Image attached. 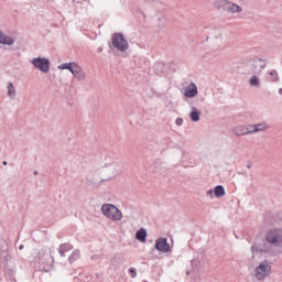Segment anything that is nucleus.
Instances as JSON below:
<instances>
[{
    "instance_id": "nucleus-21",
    "label": "nucleus",
    "mask_w": 282,
    "mask_h": 282,
    "mask_svg": "<svg viewBox=\"0 0 282 282\" xmlns=\"http://www.w3.org/2000/svg\"><path fill=\"white\" fill-rule=\"evenodd\" d=\"M189 116H191V120H193V122L199 121V111L193 110Z\"/></svg>"
},
{
    "instance_id": "nucleus-15",
    "label": "nucleus",
    "mask_w": 282,
    "mask_h": 282,
    "mask_svg": "<svg viewBox=\"0 0 282 282\" xmlns=\"http://www.w3.org/2000/svg\"><path fill=\"white\" fill-rule=\"evenodd\" d=\"M7 89H8V96L11 99L17 98V88H14V84H12V82H9L7 84Z\"/></svg>"
},
{
    "instance_id": "nucleus-23",
    "label": "nucleus",
    "mask_w": 282,
    "mask_h": 282,
    "mask_svg": "<svg viewBox=\"0 0 282 282\" xmlns=\"http://www.w3.org/2000/svg\"><path fill=\"white\" fill-rule=\"evenodd\" d=\"M183 122H184L183 119H181V118L176 119V124H177L178 127H182Z\"/></svg>"
},
{
    "instance_id": "nucleus-17",
    "label": "nucleus",
    "mask_w": 282,
    "mask_h": 282,
    "mask_svg": "<svg viewBox=\"0 0 282 282\" xmlns=\"http://www.w3.org/2000/svg\"><path fill=\"white\" fill-rule=\"evenodd\" d=\"M249 85L250 87H261V79L259 78V75H251Z\"/></svg>"
},
{
    "instance_id": "nucleus-20",
    "label": "nucleus",
    "mask_w": 282,
    "mask_h": 282,
    "mask_svg": "<svg viewBox=\"0 0 282 282\" xmlns=\"http://www.w3.org/2000/svg\"><path fill=\"white\" fill-rule=\"evenodd\" d=\"M138 241H147V230L141 229L137 232Z\"/></svg>"
},
{
    "instance_id": "nucleus-27",
    "label": "nucleus",
    "mask_w": 282,
    "mask_h": 282,
    "mask_svg": "<svg viewBox=\"0 0 282 282\" xmlns=\"http://www.w3.org/2000/svg\"><path fill=\"white\" fill-rule=\"evenodd\" d=\"M2 164H3V166H7V165H8V162L3 161Z\"/></svg>"
},
{
    "instance_id": "nucleus-11",
    "label": "nucleus",
    "mask_w": 282,
    "mask_h": 282,
    "mask_svg": "<svg viewBox=\"0 0 282 282\" xmlns=\"http://www.w3.org/2000/svg\"><path fill=\"white\" fill-rule=\"evenodd\" d=\"M235 135H248L251 132L250 124L248 126H238L234 129Z\"/></svg>"
},
{
    "instance_id": "nucleus-8",
    "label": "nucleus",
    "mask_w": 282,
    "mask_h": 282,
    "mask_svg": "<svg viewBox=\"0 0 282 282\" xmlns=\"http://www.w3.org/2000/svg\"><path fill=\"white\" fill-rule=\"evenodd\" d=\"M197 94V85H195V83L193 82H191L186 87L183 88V96H185V98H195Z\"/></svg>"
},
{
    "instance_id": "nucleus-1",
    "label": "nucleus",
    "mask_w": 282,
    "mask_h": 282,
    "mask_svg": "<svg viewBox=\"0 0 282 282\" xmlns=\"http://www.w3.org/2000/svg\"><path fill=\"white\" fill-rule=\"evenodd\" d=\"M58 69H68L77 80H85L87 78V73L76 62L63 63L58 66Z\"/></svg>"
},
{
    "instance_id": "nucleus-3",
    "label": "nucleus",
    "mask_w": 282,
    "mask_h": 282,
    "mask_svg": "<svg viewBox=\"0 0 282 282\" xmlns=\"http://www.w3.org/2000/svg\"><path fill=\"white\" fill-rule=\"evenodd\" d=\"M101 213L109 219L110 221H121L122 220V212L118 209L112 204H105L101 206Z\"/></svg>"
},
{
    "instance_id": "nucleus-14",
    "label": "nucleus",
    "mask_w": 282,
    "mask_h": 282,
    "mask_svg": "<svg viewBox=\"0 0 282 282\" xmlns=\"http://www.w3.org/2000/svg\"><path fill=\"white\" fill-rule=\"evenodd\" d=\"M267 78L270 83H279V72L271 69L267 73Z\"/></svg>"
},
{
    "instance_id": "nucleus-7",
    "label": "nucleus",
    "mask_w": 282,
    "mask_h": 282,
    "mask_svg": "<svg viewBox=\"0 0 282 282\" xmlns=\"http://www.w3.org/2000/svg\"><path fill=\"white\" fill-rule=\"evenodd\" d=\"M225 12L228 14H241L243 12V8L230 0H227V4L225 6Z\"/></svg>"
},
{
    "instance_id": "nucleus-16",
    "label": "nucleus",
    "mask_w": 282,
    "mask_h": 282,
    "mask_svg": "<svg viewBox=\"0 0 282 282\" xmlns=\"http://www.w3.org/2000/svg\"><path fill=\"white\" fill-rule=\"evenodd\" d=\"M227 2H228V0H216V1L213 3V7H214L216 10H223V11L225 12Z\"/></svg>"
},
{
    "instance_id": "nucleus-18",
    "label": "nucleus",
    "mask_w": 282,
    "mask_h": 282,
    "mask_svg": "<svg viewBox=\"0 0 282 282\" xmlns=\"http://www.w3.org/2000/svg\"><path fill=\"white\" fill-rule=\"evenodd\" d=\"M74 247L70 243H63L59 246L61 257H65V252H69Z\"/></svg>"
},
{
    "instance_id": "nucleus-6",
    "label": "nucleus",
    "mask_w": 282,
    "mask_h": 282,
    "mask_svg": "<svg viewBox=\"0 0 282 282\" xmlns=\"http://www.w3.org/2000/svg\"><path fill=\"white\" fill-rule=\"evenodd\" d=\"M270 272H272L270 264L263 262L256 269V279H258V281H263L265 276H270Z\"/></svg>"
},
{
    "instance_id": "nucleus-13",
    "label": "nucleus",
    "mask_w": 282,
    "mask_h": 282,
    "mask_svg": "<svg viewBox=\"0 0 282 282\" xmlns=\"http://www.w3.org/2000/svg\"><path fill=\"white\" fill-rule=\"evenodd\" d=\"M0 43L1 45H14V39L3 34V32L0 31Z\"/></svg>"
},
{
    "instance_id": "nucleus-19",
    "label": "nucleus",
    "mask_w": 282,
    "mask_h": 282,
    "mask_svg": "<svg viewBox=\"0 0 282 282\" xmlns=\"http://www.w3.org/2000/svg\"><path fill=\"white\" fill-rule=\"evenodd\" d=\"M215 195L216 197H224V195H226V189H224V186L217 185L215 187Z\"/></svg>"
},
{
    "instance_id": "nucleus-26",
    "label": "nucleus",
    "mask_w": 282,
    "mask_h": 282,
    "mask_svg": "<svg viewBox=\"0 0 282 282\" xmlns=\"http://www.w3.org/2000/svg\"><path fill=\"white\" fill-rule=\"evenodd\" d=\"M97 52L100 54V52H102V47H98Z\"/></svg>"
},
{
    "instance_id": "nucleus-30",
    "label": "nucleus",
    "mask_w": 282,
    "mask_h": 282,
    "mask_svg": "<svg viewBox=\"0 0 282 282\" xmlns=\"http://www.w3.org/2000/svg\"><path fill=\"white\" fill-rule=\"evenodd\" d=\"M208 193H209L210 195H213V191H209Z\"/></svg>"
},
{
    "instance_id": "nucleus-29",
    "label": "nucleus",
    "mask_w": 282,
    "mask_h": 282,
    "mask_svg": "<svg viewBox=\"0 0 282 282\" xmlns=\"http://www.w3.org/2000/svg\"><path fill=\"white\" fill-rule=\"evenodd\" d=\"M19 250H23V246H20V247H19Z\"/></svg>"
},
{
    "instance_id": "nucleus-24",
    "label": "nucleus",
    "mask_w": 282,
    "mask_h": 282,
    "mask_svg": "<svg viewBox=\"0 0 282 282\" xmlns=\"http://www.w3.org/2000/svg\"><path fill=\"white\" fill-rule=\"evenodd\" d=\"M129 272H130L131 276L135 278V274H137L135 269L131 268L129 270Z\"/></svg>"
},
{
    "instance_id": "nucleus-5",
    "label": "nucleus",
    "mask_w": 282,
    "mask_h": 282,
    "mask_svg": "<svg viewBox=\"0 0 282 282\" xmlns=\"http://www.w3.org/2000/svg\"><path fill=\"white\" fill-rule=\"evenodd\" d=\"M32 65L35 67V69H39L40 72H43V74L50 73V59L45 57H35L32 59Z\"/></svg>"
},
{
    "instance_id": "nucleus-22",
    "label": "nucleus",
    "mask_w": 282,
    "mask_h": 282,
    "mask_svg": "<svg viewBox=\"0 0 282 282\" xmlns=\"http://www.w3.org/2000/svg\"><path fill=\"white\" fill-rule=\"evenodd\" d=\"M76 259H80V251H74L70 256V261H76Z\"/></svg>"
},
{
    "instance_id": "nucleus-28",
    "label": "nucleus",
    "mask_w": 282,
    "mask_h": 282,
    "mask_svg": "<svg viewBox=\"0 0 282 282\" xmlns=\"http://www.w3.org/2000/svg\"><path fill=\"white\" fill-rule=\"evenodd\" d=\"M279 94H281V95H282V88H280V89H279Z\"/></svg>"
},
{
    "instance_id": "nucleus-9",
    "label": "nucleus",
    "mask_w": 282,
    "mask_h": 282,
    "mask_svg": "<svg viewBox=\"0 0 282 282\" xmlns=\"http://www.w3.org/2000/svg\"><path fill=\"white\" fill-rule=\"evenodd\" d=\"M267 241L269 243H282V232L281 230H271L267 236Z\"/></svg>"
},
{
    "instance_id": "nucleus-2",
    "label": "nucleus",
    "mask_w": 282,
    "mask_h": 282,
    "mask_svg": "<svg viewBox=\"0 0 282 282\" xmlns=\"http://www.w3.org/2000/svg\"><path fill=\"white\" fill-rule=\"evenodd\" d=\"M265 59L256 57L247 64V74L248 75H258L261 76L263 69L267 67Z\"/></svg>"
},
{
    "instance_id": "nucleus-12",
    "label": "nucleus",
    "mask_w": 282,
    "mask_h": 282,
    "mask_svg": "<svg viewBox=\"0 0 282 282\" xmlns=\"http://www.w3.org/2000/svg\"><path fill=\"white\" fill-rule=\"evenodd\" d=\"M251 133H259V131H267L269 126L267 123L249 124Z\"/></svg>"
},
{
    "instance_id": "nucleus-25",
    "label": "nucleus",
    "mask_w": 282,
    "mask_h": 282,
    "mask_svg": "<svg viewBox=\"0 0 282 282\" xmlns=\"http://www.w3.org/2000/svg\"><path fill=\"white\" fill-rule=\"evenodd\" d=\"M44 254H45V250L39 251V257H44Z\"/></svg>"
},
{
    "instance_id": "nucleus-4",
    "label": "nucleus",
    "mask_w": 282,
    "mask_h": 282,
    "mask_svg": "<svg viewBox=\"0 0 282 282\" xmlns=\"http://www.w3.org/2000/svg\"><path fill=\"white\" fill-rule=\"evenodd\" d=\"M112 45L119 52H127V50H129V42L121 33H115L112 35Z\"/></svg>"
},
{
    "instance_id": "nucleus-10",
    "label": "nucleus",
    "mask_w": 282,
    "mask_h": 282,
    "mask_svg": "<svg viewBox=\"0 0 282 282\" xmlns=\"http://www.w3.org/2000/svg\"><path fill=\"white\" fill-rule=\"evenodd\" d=\"M155 248L159 252H169L171 247L169 246V242H166V239L159 238L155 242Z\"/></svg>"
}]
</instances>
